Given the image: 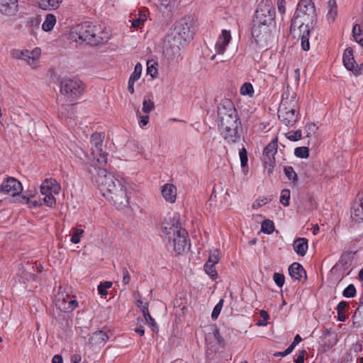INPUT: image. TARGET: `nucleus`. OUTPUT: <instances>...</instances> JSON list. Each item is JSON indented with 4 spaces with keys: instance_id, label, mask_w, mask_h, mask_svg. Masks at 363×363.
I'll return each mask as SVG.
<instances>
[{
    "instance_id": "c85d7f7f",
    "label": "nucleus",
    "mask_w": 363,
    "mask_h": 363,
    "mask_svg": "<svg viewBox=\"0 0 363 363\" xmlns=\"http://www.w3.org/2000/svg\"><path fill=\"white\" fill-rule=\"evenodd\" d=\"M327 10L328 21L330 22H333L337 16L336 0H328Z\"/></svg>"
},
{
    "instance_id": "09e8293b",
    "label": "nucleus",
    "mask_w": 363,
    "mask_h": 363,
    "mask_svg": "<svg viewBox=\"0 0 363 363\" xmlns=\"http://www.w3.org/2000/svg\"><path fill=\"white\" fill-rule=\"evenodd\" d=\"M223 300L220 299L219 301V302L216 305V306L214 307V308L213 310V312L211 314V318L213 319H216L218 317V315L221 311V309L223 308Z\"/></svg>"
},
{
    "instance_id": "39448f33",
    "label": "nucleus",
    "mask_w": 363,
    "mask_h": 363,
    "mask_svg": "<svg viewBox=\"0 0 363 363\" xmlns=\"http://www.w3.org/2000/svg\"><path fill=\"white\" fill-rule=\"evenodd\" d=\"M300 106L296 94L289 86L282 94V99L278 109L279 120L287 126H293L300 117Z\"/></svg>"
},
{
    "instance_id": "2eb2a0df",
    "label": "nucleus",
    "mask_w": 363,
    "mask_h": 363,
    "mask_svg": "<svg viewBox=\"0 0 363 363\" xmlns=\"http://www.w3.org/2000/svg\"><path fill=\"white\" fill-rule=\"evenodd\" d=\"M277 152V138L273 139L264 148L263 152V162L268 174L273 172L275 165L274 155Z\"/></svg>"
},
{
    "instance_id": "4be33fe9",
    "label": "nucleus",
    "mask_w": 363,
    "mask_h": 363,
    "mask_svg": "<svg viewBox=\"0 0 363 363\" xmlns=\"http://www.w3.org/2000/svg\"><path fill=\"white\" fill-rule=\"evenodd\" d=\"M161 193L164 200L170 203L176 201L177 190V187L172 184H165L161 188Z\"/></svg>"
},
{
    "instance_id": "69168bd1",
    "label": "nucleus",
    "mask_w": 363,
    "mask_h": 363,
    "mask_svg": "<svg viewBox=\"0 0 363 363\" xmlns=\"http://www.w3.org/2000/svg\"><path fill=\"white\" fill-rule=\"evenodd\" d=\"M82 360V357L80 354H75L72 356L71 361L72 363H80Z\"/></svg>"
},
{
    "instance_id": "6e6d98bb",
    "label": "nucleus",
    "mask_w": 363,
    "mask_h": 363,
    "mask_svg": "<svg viewBox=\"0 0 363 363\" xmlns=\"http://www.w3.org/2000/svg\"><path fill=\"white\" fill-rule=\"evenodd\" d=\"M146 323L151 327L152 331H155L157 329L156 323L155 320L151 317L150 314H147L145 316Z\"/></svg>"
},
{
    "instance_id": "bf43d9fd",
    "label": "nucleus",
    "mask_w": 363,
    "mask_h": 363,
    "mask_svg": "<svg viewBox=\"0 0 363 363\" xmlns=\"http://www.w3.org/2000/svg\"><path fill=\"white\" fill-rule=\"evenodd\" d=\"M139 303H140V305H138V306L140 308V309L144 315V317L146 316L147 314H150L147 303H145L143 304L142 301H139Z\"/></svg>"
},
{
    "instance_id": "f8f14e48",
    "label": "nucleus",
    "mask_w": 363,
    "mask_h": 363,
    "mask_svg": "<svg viewBox=\"0 0 363 363\" xmlns=\"http://www.w3.org/2000/svg\"><path fill=\"white\" fill-rule=\"evenodd\" d=\"M252 36L257 44L267 45L272 38L269 25L258 23L253 21Z\"/></svg>"
},
{
    "instance_id": "bb28decb",
    "label": "nucleus",
    "mask_w": 363,
    "mask_h": 363,
    "mask_svg": "<svg viewBox=\"0 0 363 363\" xmlns=\"http://www.w3.org/2000/svg\"><path fill=\"white\" fill-rule=\"evenodd\" d=\"M293 247L297 255L304 256L308 250V240L304 238H299L294 240Z\"/></svg>"
},
{
    "instance_id": "dca6fc26",
    "label": "nucleus",
    "mask_w": 363,
    "mask_h": 363,
    "mask_svg": "<svg viewBox=\"0 0 363 363\" xmlns=\"http://www.w3.org/2000/svg\"><path fill=\"white\" fill-rule=\"evenodd\" d=\"M184 45L185 43L173 36H169L164 43L163 52L167 58L174 59L179 55L181 48Z\"/></svg>"
},
{
    "instance_id": "603ef678",
    "label": "nucleus",
    "mask_w": 363,
    "mask_h": 363,
    "mask_svg": "<svg viewBox=\"0 0 363 363\" xmlns=\"http://www.w3.org/2000/svg\"><path fill=\"white\" fill-rule=\"evenodd\" d=\"M271 200H272L271 199H268L267 197H264L262 199H259L254 202V203L252 205V208H259L261 206H262L263 205H265L267 203H269V201H271Z\"/></svg>"
},
{
    "instance_id": "864d4df0",
    "label": "nucleus",
    "mask_w": 363,
    "mask_h": 363,
    "mask_svg": "<svg viewBox=\"0 0 363 363\" xmlns=\"http://www.w3.org/2000/svg\"><path fill=\"white\" fill-rule=\"evenodd\" d=\"M301 337L299 335H296L294 337L293 342L289 345V347L286 350L285 354H290L296 345H298L301 341Z\"/></svg>"
},
{
    "instance_id": "2f4dec72",
    "label": "nucleus",
    "mask_w": 363,
    "mask_h": 363,
    "mask_svg": "<svg viewBox=\"0 0 363 363\" xmlns=\"http://www.w3.org/2000/svg\"><path fill=\"white\" fill-rule=\"evenodd\" d=\"M221 253L219 250L214 249L212 250H210L209 252V256L207 262L216 264L218 263L220 259Z\"/></svg>"
},
{
    "instance_id": "a211bd4d",
    "label": "nucleus",
    "mask_w": 363,
    "mask_h": 363,
    "mask_svg": "<svg viewBox=\"0 0 363 363\" xmlns=\"http://www.w3.org/2000/svg\"><path fill=\"white\" fill-rule=\"evenodd\" d=\"M237 111L233 102L228 99H223L218 106V115L219 120L230 117L231 115H237Z\"/></svg>"
},
{
    "instance_id": "c756f323",
    "label": "nucleus",
    "mask_w": 363,
    "mask_h": 363,
    "mask_svg": "<svg viewBox=\"0 0 363 363\" xmlns=\"http://www.w3.org/2000/svg\"><path fill=\"white\" fill-rule=\"evenodd\" d=\"M56 23V17L53 14H48L45 16V19L42 25V28L43 30L48 32L52 30L55 25Z\"/></svg>"
},
{
    "instance_id": "338daca9",
    "label": "nucleus",
    "mask_w": 363,
    "mask_h": 363,
    "mask_svg": "<svg viewBox=\"0 0 363 363\" xmlns=\"http://www.w3.org/2000/svg\"><path fill=\"white\" fill-rule=\"evenodd\" d=\"M80 236H79L77 233L74 232L71 238V242L74 244H77L80 242Z\"/></svg>"
},
{
    "instance_id": "412c9836",
    "label": "nucleus",
    "mask_w": 363,
    "mask_h": 363,
    "mask_svg": "<svg viewBox=\"0 0 363 363\" xmlns=\"http://www.w3.org/2000/svg\"><path fill=\"white\" fill-rule=\"evenodd\" d=\"M60 189V186L52 179H45L40 186V193L43 196L50 194H58Z\"/></svg>"
},
{
    "instance_id": "a878e982",
    "label": "nucleus",
    "mask_w": 363,
    "mask_h": 363,
    "mask_svg": "<svg viewBox=\"0 0 363 363\" xmlns=\"http://www.w3.org/2000/svg\"><path fill=\"white\" fill-rule=\"evenodd\" d=\"M342 62L347 69L354 72L355 65H357L353 57V50L351 48L345 49L343 56Z\"/></svg>"
},
{
    "instance_id": "0eeeda50",
    "label": "nucleus",
    "mask_w": 363,
    "mask_h": 363,
    "mask_svg": "<svg viewBox=\"0 0 363 363\" xmlns=\"http://www.w3.org/2000/svg\"><path fill=\"white\" fill-rule=\"evenodd\" d=\"M194 33V19L191 16H187L177 21L172 33L174 38L186 43L190 40Z\"/></svg>"
},
{
    "instance_id": "a19ab883",
    "label": "nucleus",
    "mask_w": 363,
    "mask_h": 363,
    "mask_svg": "<svg viewBox=\"0 0 363 363\" xmlns=\"http://www.w3.org/2000/svg\"><path fill=\"white\" fill-rule=\"evenodd\" d=\"M240 91V94L243 96H252L254 93V89L250 83L245 82L242 85Z\"/></svg>"
},
{
    "instance_id": "c03bdc74",
    "label": "nucleus",
    "mask_w": 363,
    "mask_h": 363,
    "mask_svg": "<svg viewBox=\"0 0 363 363\" xmlns=\"http://www.w3.org/2000/svg\"><path fill=\"white\" fill-rule=\"evenodd\" d=\"M343 296L346 298H352L356 295V288L353 284L348 285L343 291Z\"/></svg>"
},
{
    "instance_id": "9d476101",
    "label": "nucleus",
    "mask_w": 363,
    "mask_h": 363,
    "mask_svg": "<svg viewBox=\"0 0 363 363\" xmlns=\"http://www.w3.org/2000/svg\"><path fill=\"white\" fill-rule=\"evenodd\" d=\"M275 19V9L271 0H262L256 10L253 20L258 23L272 25Z\"/></svg>"
},
{
    "instance_id": "ea45409f",
    "label": "nucleus",
    "mask_w": 363,
    "mask_h": 363,
    "mask_svg": "<svg viewBox=\"0 0 363 363\" xmlns=\"http://www.w3.org/2000/svg\"><path fill=\"white\" fill-rule=\"evenodd\" d=\"M143 67L140 63H137L135 66L134 71L130 75L129 79L136 82L141 76Z\"/></svg>"
},
{
    "instance_id": "de8ad7c7",
    "label": "nucleus",
    "mask_w": 363,
    "mask_h": 363,
    "mask_svg": "<svg viewBox=\"0 0 363 363\" xmlns=\"http://www.w3.org/2000/svg\"><path fill=\"white\" fill-rule=\"evenodd\" d=\"M239 155H240V158L241 166L242 167H246L247 165L248 159H247V150L244 147H242L240 150Z\"/></svg>"
},
{
    "instance_id": "72a5a7b5",
    "label": "nucleus",
    "mask_w": 363,
    "mask_h": 363,
    "mask_svg": "<svg viewBox=\"0 0 363 363\" xmlns=\"http://www.w3.org/2000/svg\"><path fill=\"white\" fill-rule=\"evenodd\" d=\"M204 270L211 279H216L217 278L218 274L215 268V264L206 262L204 265Z\"/></svg>"
},
{
    "instance_id": "3c124183",
    "label": "nucleus",
    "mask_w": 363,
    "mask_h": 363,
    "mask_svg": "<svg viewBox=\"0 0 363 363\" xmlns=\"http://www.w3.org/2000/svg\"><path fill=\"white\" fill-rule=\"evenodd\" d=\"M273 279L276 284L279 287H282L284 284V276L280 273H274L273 275Z\"/></svg>"
},
{
    "instance_id": "423d86ee",
    "label": "nucleus",
    "mask_w": 363,
    "mask_h": 363,
    "mask_svg": "<svg viewBox=\"0 0 363 363\" xmlns=\"http://www.w3.org/2000/svg\"><path fill=\"white\" fill-rule=\"evenodd\" d=\"M219 128L224 140L228 144L238 143L240 140L242 126L238 114L220 119Z\"/></svg>"
},
{
    "instance_id": "b1692460",
    "label": "nucleus",
    "mask_w": 363,
    "mask_h": 363,
    "mask_svg": "<svg viewBox=\"0 0 363 363\" xmlns=\"http://www.w3.org/2000/svg\"><path fill=\"white\" fill-rule=\"evenodd\" d=\"M289 273L291 277L295 280L301 281L306 279V272L301 264L294 262L289 267Z\"/></svg>"
},
{
    "instance_id": "052dcab7",
    "label": "nucleus",
    "mask_w": 363,
    "mask_h": 363,
    "mask_svg": "<svg viewBox=\"0 0 363 363\" xmlns=\"http://www.w3.org/2000/svg\"><path fill=\"white\" fill-rule=\"evenodd\" d=\"M357 315L363 316V301L360 302L359 306L354 312L353 317L356 318Z\"/></svg>"
},
{
    "instance_id": "20e7f679",
    "label": "nucleus",
    "mask_w": 363,
    "mask_h": 363,
    "mask_svg": "<svg viewBox=\"0 0 363 363\" xmlns=\"http://www.w3.org/2000/svg\"><path fill=\"white\" fill-rule=\"evenodd\" d=\"M70 35L75 41L86 42L94 46L102 44L110 38V34L106 27L90 22H84L76 26L71 31Z\"/></svg>"
},
{
    "instance_id": "5fc2aeb1",
    "label": "nucleus",
    "mask_w": 363,
    "mask_h": 363,
    "mask_svg": "<svg viewBox=\"0 0 363 363\" xmlns=\"http://www.w3.org/2000/svg\"><path fill=\"white\" fill-rule=\"evenodd\" d=\"M123 274V283L124 285L128 284L130 281V275L127 269V268L123 267L122 269Z\"/></svg>"
},
{
    "instance_id": "4d7b16f0",
    "label": "nucleus",
    "mask_w": 363,
    "mask_h": 363,
    "mask_svg": "<svg viewBox=\"0 0 363 363\" xmlns=\"http://www.w3.org/2000/svg\"><path fill=\"white\" fill-rule=\"evenodd\" d=\"M306 354V350H302L299 352L298 357L294 359L295 363H303L304 362V357Z\"/></svg>"
},
{
    "instance_id": "0e129e2a",
    "label": "nucleus",
    "mask_w": 363,
    "mask_h": 363,
    "mask_svg": "<svg viewBox=\"0 0 363 363\" xmlns=\"http://www.w3.org/2000/svg\"><path fill=\"white\" fill-rule=\"evenodd\" d=\"M348 307V303L346 301H340L337 306V311H342L344 309Z\"/></svg>"
},
{
    "instance_id": "7c9ffc66",
    "label": "nucleus",
    "mask_w": 363,
    "mask_h": 363,
    "mask_svg": "<svg viewBox=\"0 0 363 363\" xmlns=\"http://www.w3.org/2000/svg\"><path fill=\"white\" fill-rule=\"evenodd\" d=\"M352 35L354 40L363 47V28L359 24L353 26Z\"/></svg>"
},
{
    "instance_id": "aec40b11",
    "label": "nucleus",
    "mask_w": 363,
    "mask_h": 363,
    "mask_svg": "<svg viewBox=\"0 0 363 363\" xmlns=\"http://www.w3.org/2000/svg\"><path fill=\"white\" fill-rule=\"evenodd\" d=\"M231 40L230 30H223L218 38L215 45V50L218 54H223Z\"/></svg>"
},
{
    "instance_id": "4468645a",
    "label": "nucleus",
    "mask_w": 363,
    "mask_h": 363,
    "mask_svg": "<svg viewBox=\"0 0 363 363\" xmlns=\"http://www.w3.org/2000/svg\"><path fill=\"white\" fill-rule=\"evenodd\" d=\"M206 343L208 348L215 352L224 348L225 341L215 325L211 326L210 331L206 335Z\"/></svg>"
},
{
    "instance_id": "49530a36",
    "label": "nucleus",
    "mask_w": 363,
    "mask_h": 363,
    "mask_svg": "<svg viewBox=\"0 0 363 363\" xmlns=\"http://www.w3.org/2000/svg\"><path fill=\"white\" fill-rule=\"evenodd\" d=\"M155 107L154 102L150 99H145L143 103V111L145 113L151 112Z\"/></svg>"
},
{
    "instance_id": "f704fd0d",
    "label": "nucleus",
    "mask_w": 363,
    "mask_h": 363,
    "mask_svg": "<svg viewBox=\"0 0 363 363\" xmlns=\"http://www.w3.org/2000/svg\"><path fill=\"white\" fill-rule=\"evenodd\" d=\"M261 230L264 233H267V234L272 233L274 230V223L270 220H264L262 223Z\"/></svg>"
},
{
    "instance_id": "9b49d317",
    "label": "nucleus",
    "mask_w": 363,
    "mask_h": 363,
    "mask_svg": "<svg viewBox=\"0 0 363 363\" xmlns=\"http://www.w3.org/2000/svg\"><path fill=\"white\" fill-rule=\"evenodd\" d=\"M55 305L61 311L69 313L77 307L78 302L75 296L69 294L67 289L60 286L55 296Z\"/></svg>"
},
{
    "instance_id": "8fccbe9b",
    "label": "nucleus",
    "mask_w": 363,
    "mask_h": 363,
    "mask_svg": "<svg viewBox=\"0 0 363 363\" xmlns=\"http://www.w3.org/2000/svg\"><path fill=\"white\" fill-rule=\"evenodd\" d=\"M43 201L45 204L49 207H53L56 203L55 198L53 196L52 194L44 196Z\"/></svg>"
},
{
    "instance_id": "79ce46f5",
    "label": "nucleus",
    "mask_w": 363,
    "mask_h": 363,
    "mask_svg": "<svg viewBox=\"0 0 363 363\" xmlns=\"http://www.w3.org/2000/svg\"><path fill=\"white\" fill-rule=\"evenodd\" d=\"M290 200V191L289 189H283L281 192L280 196V202L284 206H288L289 205Z\"/></svg>"
},
{
    "instance_id": "680f3d73",
    "label": "nucleus",
    "mask_w": 363,
    "mask_h": 363,
    "mask_svg": "<svg viewBox=\"0 0 363 363\" xmlns=\"http://www.w3.org/2000/svg\"><path fill=\"white\" fill-rule=\"evenodd\" d=\"M149 123L148 116H142L140 117L139 124L140 127L145 126Z\"/></svg>"
},
{
    "instance_id": "58836bf2",
    "label": "nucleus",
    "mask_w": 363,
    "mask_h": 363,
    "mask_svg": "<svg viewBox=\"0 0 363 363\" xmlns=\"http://www.w3.org/2000/svg\"><path fill=\"white\" fill-rule=\"evenodd\" d=\"M285 136L291 141H298L301 138L302 133L301 130L289 131L285 134Z\"/></svg>"
},
{
    "instance_id": "a18cd8bd",
    "label": "nucleus",
    "mask_w": 363,
    "mask_h": 363,
    "mask_svg": "<svg viewBox=\"0 0 363 363\" xmlns=\"http://www.w3.org/2000/svg\"><path fill=\"white\" fill-rule=\"evenodd\" d=\"M318 128L315 125V123H308L305 126V131L306 133V137L310 138L315 133V131L317 130Z\"/></svg>"
},
{
    "instance_id": "4c0bfd02",
    "label": "nucleus",
    "mask_w": 363,
    "mask_h": 363,
    "mask_svg": "<svg viewBox=\"0 0 363 363\" xmlns=\"http://www.w3.org/2000/svg\"><path fill=\"white\" fill-rule=\"evenodd\" d=\"M155 65H157V63L153 60L147 62V74L150 75L152 78L157 75V70Z\"/></svg>"
},
{
    "instance_id": "c9c22d12",
    "label": "nucleus",
    "mask_w": 363,
    "mask_h": 363,
    "mask_svg": "<svg viewBox=\"0 0 363 363\" xmlns=\"http://www.w3.org/2000/svg\"><path fill=\"white\" fill-rule=\"evenodd\" d=\"M284 172L285 175L289 180L292 181L293 182H297V174L292 167H285L284 169Z\"/></svg>"
},
{
    "instance_id": "774afa93",
    "label": "nucleus",
    "mask_w": 363,
    "mask_h": 363,
    "mask_svg": "<svg viewBox=\"0 0 363 363\" xmlns=\"http://www.w3.org/2000/svg\"><path fill=\"white\" fill-rule=\"evenodd\" d=\"M52 363H63L62 358L60 355L55 354L52 359Z\"/></svg>"
},
{
    "instance_id": "cd10ccee",
    "label": "nucleus",
    "mask_w": 363,
    "mask_h": 363,
    "mask_svg": "<svg viewBox=\"0 0 363 363\" xmlns=\"http://www.w3.org/2000/svg\"><path fill=\"white\" fill-rule=\"evenodd\" d=\"M63 0H40L38 6L43 10H52L59 8Z\"/></svg>"
},
{
    "instance_id": "f03ea898",
    "label": "nucleus",
    "mask_w": 363,
    "mask_h": 363,
    "mask_svg": "<svg viewBox=\"0 0 363 363\" xmlns=\"http://www.w3.org/2000/svg\"><path fill=\"white\" fill-rule=\"evenodd\" d=\"M315 20V8L311 0H301L296 11L291 19L290 26L291 32L295 31L296 28L300 29L301 47L305 51L310 49L309 36L311 26Z\"/></svg>"
},
{
    "instance_id": "6e6552de",
    "label": "nucleus",
    "mask_w": 363,
    "mask_h": 363,
    "mask_svg": "<svg viewBox=\"0 0 363 363\" xmlns=\"http://www.w3.org/2000/svg\"><path fill=\"white\" fill-rule=\"evenodd\" d=\"M104 135L101 133H94L91 136V155L93 160L88 158L86 162L91 163L92 166L101 168L107 162V155L102 150Z\"/></svg>"
},
{
    "instance_id": "f257e3e1",
    "label": "nucleus",
    "mask_w": 363,
    "mask_h": 363,
    "mask_svg": "<svg viewBox=\"0 0 363 363\" xmlns=\"http://www.w3.org/2000/svg\"><path fill=\"white\" fill-rule=\"evenodd\" d=\"M96 183L102 195L119 208L129 204L127 193V182L123 178L116 177L106 169L99 168L96 177Z\"/></svg>"
},
{
    "instance_id": "e2e57ef3",
    "label": "nucleus",
    "mask_w": 363,
    "mask_h": 363,
    "mask_svg": "<svg viewBox=\"0 0 363 363\" xmlns=\"http://www.w3.org/2000/svg\"><path fill=\"white\" fill-rule=\"evenodd\" d=\"M363 73V62L358 65L357 64L355 65L353 74L355 75H359Z\"/></svg>"
},
{
    "instance_id": "37998d69",
    "label": "nucleus",
    "mask_w": 363,
    "mask_h": 363,
    "mask_svg": "<svg viewBox=\"0 0 363 363\" xmlns=\"http://www.w3.org/2000/svg\"><path fill=\"white\" fill-rule=\"evenodd\" d=\"M112 286L111 281H104L98 286V292L101 296H106L108 294L107 289Z\"/></svg>"
},
{
    "instance_id": "5701e85b",
    "label": "nucleus",
    "mask_w": 363,
    "mask_h": 363,
    "mask_svg": "<svg viewBox=\"0 0 363 363\" xmlns=\"http://www.w3.org/2000/svg\"><path fill=\"white\" fill-rule=\"evenodd\" d=\"M351 264L350 255L349 252H344L340 256L338 262L335 265L334 269L341 272L342 276L348 275L347 271Z\"/></svg>"
},
{
    "instance_id": "ddd939ff",
    "label": "nucleus",
    "mask_w": 363,
    "mask_h": 363,
    "mask_svg": "<svg viewBox=\"0 0 363 363\" xmlns=\"http://www.w3.org/2000/svg\"><path fill=\"white\" fill-rule=\"evenodd\" d=\"M40 54L41 51L40 48H35L32 51H29L27 50H13L12 51L13 57L26 61L27 63L33 69L37 68L38 67Z\"/></svg>"
},
{
    "instance_id": "e433bc0d",
    "label": "nucleus",
    "mask_w": 363,
    "mask_h": 363,
    "mask_svg": "<svg viewBox=\"0 0 363 363\" xmlns=\"http://www.w3.org/2000/svg\"><path fill=\"white\" fill-rule=\"evenodd\" d=\"M294 155L299 158H308L309 150L307 147H298L294 150Z\"/></svg>"
},
{
    "instance_id": "13d9d810",
    "label": "nucleus",
    "mask_w": 363,
    "mask_h": 363,
    "mask_svg": "<svg viewBox=\"0 0 363 363\" xmlns=\"http://www.w3.org/2000/svg\"><path fill=\"white\" fill-rule=\"evenodd\" d=\"M277 8L279 12L281 14H284L286 11V8L284 6V0H277Z\"/></svg>"
},
{
    "instance_id": "393cba45",
    "label": "nucleus",
    "mask_w": 363,
    "mask_h": 363,
    "mask_svg": "<svg viewBox=\"0 0 363 363\" xmlns=\"http://www.w3.org/2000/svg\"><path fill=\"white\" fill-rule=\"evenodd\" d=\"M18 0H9V3H4L0 0V12L7 16L14 15L18 11Z\"/></svg>"
},
{
    "instance_id": "1a4fd4ad",
    "label": "nucleus",
    "mask_w": 363,
    "mask_h": 363,
    "mask_svg": "<svg viewBox=\"0 0 363 363\" xmlns=\"http://www.w3.org/2000/svg\"><path fill=\"white\" fill-rule=\"evenodd\" d=\"M84 90V86L79 79L65 78L60 82V93L68 101L78 99Z\"/></svg>"
},
{
    "instance_id": "6ab92c4d",
    "label": "nucleus",
    "mask_w": 363,
    "mask_h": 363,
    "mask_svg": "<svg viewBox=\"0 0 363 363\" xmlns=\"http://www.w3.org/2000/svg\"><path fill=\"white\" fill-rule=\"evenodd\" d=\"M108 340V335L102 330H99L90 335L88 345L91 348H101L106 344Z\"/></svg>"
},
{
    "instance_id": "473e14b6",
    "label": "nucleus",
    "mask_w": 363,
    "mask_h": 363,
    "mask_svg": "<svg viewBox=\"0 0 363 363\" xmlns=\"http://www.w3.org/2000/svg\"><path fill=\"white\" fill-rule=\"evenodd\" d=\"M146 20V13L140 12L138 13V16L132 21V27L134 28H139Z\"/></svg>"
},
{
    "instance_id": "7ed1b4c3",
    "label": "nucleus",
    "mask_w": 363,
    "mask_h": 363,
    "mask_svg": "<svg viewBox=\"0 0 363 363\" xmlns=\"http://www.w3.org/2000/svg\"><path fill=\"white\" fill-rule=\"evenodd\" d=\"M162 235L177 254H182L190 248L188 233L176 218H165L162 223Z\"/></svg>"
},
{
    "instance_id": "f3484780",
    "label": "nucleus",
    "mask_w": 363,
    "mask_h": 363,
    "mask_svg": "<svg viewBox=\"0 0 363 363\" xmlns=\"http://www.w3.org/2000/svg\"><path fill=\"white\" fill-rule=\"evenodd\" d=\"M22 190L21 183L13 177H8L0 184V192L13 196L19 194Z\"/></svg>"
}]
</instances>
